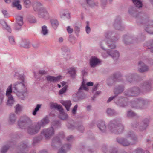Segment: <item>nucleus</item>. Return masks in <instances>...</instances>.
I'll return each instance as SVG.
<instances>
[{"mask_svg": "<svg viewBox=\"0 0 153 153\" xmlns=\"http://www.w3.org/2000/svg\"><path fill=\"white\" fill-rule=\"evenodd\" d=\"M129 13L131 16L136 18L138 24L146 23L145 30L148 33L153 34V21H149L148 17L139 12L138 10H129Z\"/></svg>", "mask_w": 153, "mask_h": 153, "instance_id": "obj_1", "label": "nucleus"}, {"mask_svg": "<svg viewBox=\"0 0 153 153\" xmlns=\"http://www.w3.org/2000/svg\"><path fill=\"white\" fill-rule=\"evenodd\" d=\"M48 119L45 118L33 124H29L26 128L27 133L30 135H35L40 131L41 128L44 127L49 123Z\"/></svg>", "mask_w": 153, "mask_h": 153, "instance_id": "obj_2", "label": "nucleus"}, {"mask_svg": "<svg viewBox=\"0 0 153 153\" xmlns=\"http://www.w3.org/2000/svg\"><path fill=\"white\" fill-rule=\"evenodd\" d=\"M105 36L106 39H108L107 40V45L111 49H114L116 47V45L114 43L111 41L113 40V41H117L118 39V36L115 33L111 31L107 32L105 33ZM106 43L105 41L102 40L100 43V46L101 48L103 50H106L105 46Z\"/></svg>", "mask_w": 153, "mask_h": 153, "instance_id": "obj_3", "label": "nucleus"}, {"mask_svg": "<svg viewBox=\"0 0 153 153\" xmlns=\"http://www.w3.org/2000/svg\"><path fill=\"white\" fill-rule=\"evenodd\" d=\"M108 128L111 132L117 134L122 133L124 128L123 125L117 119L110 121L108 125Z\"/></svg>", "mask_w": 153, "mask_h": 153, "instance_id": "obj_4", "label": "nucleus"}, {"mask_svg": "<svg viewBox=\"0 0 153 153\" xmlns=\"http://www.w3.org/2000/svg\"><path fill=\"white\" fill-rule=\"evenodd\" d=\"M149 103L148 99L141 97L136 98L131 101V106L135 109H143L146 108V106Z\"/></svg>", "mask_w": 153, "mask_h": 153, "instance_id": "obj_5", "label": "nucleus"}, {"mask_svg": "<svg viewBox=\"0 0 153 153\" xmlns=\"http://www.w3.org/2000/svg\"><path fill=\"white\" fill-rule=\"evenodd\" d=\"M24 77L22 76V82H16L13 85V91L17 94H19L24 95L27 92V88L24 83Z\"/></svg>", "mask_w": 153, "mask_h": 153, "instance_id": "obj_6", "label": "nucleus"}, {"mask_svg": "<svg viewBox=\"0 0 153 153\" xmlns=\"http://www.w3.org/2000/svg\"><path fill=\"white\" fill-rule=\"evenodd\" d=\"M117 96L116 95L114 96H112L109 97L107 101V102L109 103L114 99L115 102L118 105L122 107H125L128 105L127 102L126 101L127 100L125 97H117L116 98Z\"/></svg>", "mask_w": 153, "mask_h": 153, "instance_id": "obj_7", "label": "nucleus"}, {"mask_svg": "<svg viewBox=\"0 0 153 153\" xmlns=\"http://www.w3.org/2000/svg\"><path fill=\"white\" fill-rule=\"evenodd\" d=\"M149 123V119H145L142 120L140 125L137 122H134L131 123V126L134 128L138 127L139 130L140 131H142L146 129Z\"/></svg>", "mask_w": 153, "mask_h": 153, "instance_id": "obj_8", "label": "nucleus"}, {"mask_svg": "<svg viewBox=\"0 0 153 153\" xmlns=\"http://www.w3.org/2000/svg\"><path fill=\"white\" fill-rule=\"evenodd\" d=\"M140 92L141 90L139 87H134L127 89L124 93L126 96L135 97L139 95Z\"/></svg>", "mask_w": 153, "mask_h": 153, "instance_id": "obj_9", "label": "nucleus"}, {"mask_svg": "<svg viewBox=\"0 0 153 153\" xmlns=\"http://www.w3.org/2000/svg\"><path fill=\"white\" fill-rule=\"evenodd\" d=\"M32 122L31 120L27 117L21 118L18 122V125L20 128L25 129Z\"/></svg>", "mask_w": 153, "mask_h": 153, "instance_id": "obj_10", "label": "nucleus"}, {"mask_svg": "<svg viewBox=\"0 0 153 153\" xmlns=\"http://www.w3.org/2000/svg\"><path fill=\"white\" fill-rule=\"evenodd\" d=\"M126 137L129 138L130 145L136 144L138 141L137 136L132 131L128 132L126 135Z\"/></svg>", "mask_w": 153, "mask_h": 153, "instance_id": "obj_11", "label": "nucleus"}, {"mask_svg": "<svg viewBox=\"0 0 153 153\" xmlns=\"http://www.w3.org/2000/svg\"><path fill=\"white\" fill-rule=\"evenodd\" d=\"M54 130L53 127H51L47 128H45L41 131L42 135L44 136L46 139L51 138L54 134Z\"/></svg>", "mask_w": 153, "mask_h": 153, "instance_id": "obj_12", "label": "nucleus"}, {"mask_svg": "<svg viewBox=\"0 0 153 153\" xmlns=\"http://www.w3.org/2000/svg\"><path fill=\"white\" fill-rule=\"evenodd\" d=\"M93 85V83L91 82H88L87 83L86 85L85 84V82L84 80L82 82L81 85L78 89V91L77 92L78 94L82 93V99L85 98V94H83V91H87L88 88L87 86H92Z\"/></svg>", "mask_w": 153, "mask_h": 153, "instance_id": "obj_13", "label": "nucleus"}, {"mask_svg": "<svg viewBox=\"0 0 153 153\" xmlns=\"http://www.w3.org/2000/svg\"><path fill=\"white\" fill-rule=\"evenodd\" d=\"M65 135L63 132H60L58 136L54 137L53 139L52 146L54 148L59 145L60 143L61 140L63 138Z\"/></svg>", "mask_w": 153, "mask_h": 153, "instance_id": "obj_14", "label": "nucleus"}, {"mask_svg": "<svg viewBox=\"0 0 153 153\" xmlns=\"http://www.w3.org/2000/svg\"><path fill=\"white\" fill-rule=\"evenodd\" d=\"M149 70V67L142 61H139L138 63V71L141 73L147 72Z\"/></svg>", "mask_w": 153, "mask_h": 153, "instance_id": "obj_15", "label": "nucleus"}, {"mask_svg": "<svg viewBox=\"0 0 153 153\" xmlns=\"http://www.w3.org/2000/svg\"><path fill=\"white\" fill-rule=\"evenodd\" d=\"M152 83V81L151 80L145 81L142 83L140 87L143 91H149L151 89Z\"/></svg>", "mask_w": 153, "mask_h": 153, "instance_id": "obj_16", "label": "nucleus"}, {"mask_svg": "<svg viewBox=\"0 0 153 153\" xmlns=\"http://www.w3.org/2000/svg\"><path fill=\"white\" fill-rule=\"evenodd\" d=\"M143 40L144 39H141L139 38H134V39H132V37L127 35L124 36L123 39L124 43L126 44H129L134 42H138Z\"/></svg>", "mask_w": 153, "mask_h": 153, "instance_id": "obj_17", "label": "nucleus"}, {"mask_svg": "<svg viewBox=\"0 0 153 153\" xmlns=\"http://www.w3.org/2000/svg\"><path fill=\"white\" fill-rule=\"evenodd\" d=\"M129 138L117 137L116 139L117 142L119 144L124 146H130Z\"/></svg>", "mask_w": 153, "mask_h": 153, "instance_id": "obj_18", "label": "nucleus"}, {"mask_svg": "<svg viewBox=\"0 0 153 153\" xmlns=\"http://www.w3.org/2000/svg\"><path fill=\"white\" fill-rule=\"evenodd\" d=\"M68 127L71 129L76 128L79 132H83L84 130V128L81 124L74 123V125L68 124L67 125Z\"/></svg>", "mask_w": 153, "mask_h": 153, "instance_id": "obj_19", "label": "nucleus"}, {"mask_svg": "<svg viewBox=\"0 0 153 153\" xmlns=\"http://www.w3.org/2000/svg\"><path fill=\"white\" fill-rule=\"evenodd\" d=\"M100 62L99 59L95 56H92L90 60L89 64L91 67L94 68Z\"/></svg>", "mask_w": 153, "mask_h": 153, "instance_id": "obj_20", "label": "nucleus"}, {"mask_svg": "<svg viewBox=\"0 0 153 153\" xmlns=\"http://www.w3.org/2000/svg\"><path fill=\"white\" fill-rule=\"evenodd\" d=\"M126 77L127 81L130 83H131L138 77V75L137 74L130 73L127 74L126 76Z\"/></svg>", "mask_w": 153, "mask_h": 153, "instance_id": "obj_21", "label": "nucleus"}, {"mask_svg": "<svg viewBox=\"0 0 153 153\" xmlns=\"http://www.w3.org/2000/svg\"><path fill=\"white\" fill-rule=\"evenodd\" d=\"M113 25L115 29L118 30H123L124 28V26L121 25L120 19L119 17L115 19L114 24Z\"/></svg>", "mask_w": 153, "mask_h": 153, "instance_id": "obj_22", "label": "nucleus"}, {"mask_svg": "<svg viewBox=\"0 0 153 153\" xmlns=\"http://www.w3.org/2000/svg\"><path fill=\"white\" fill-rule=\"evenodd\" d=\"M47 80L48 82L55 83L59 81L61 79V76H57L48 75L46 76Z\"/></svg>", "mask_w": 153, "mask_h": 153, "instance_id": "obj_23", "label": "nucleus"}, {"mask_svg": "<svg viewBox=\"0 0 153 153\" xmlns=\"http://www.w3.org/2000/svg\"><path fill=\"white\" fill-rule=\"evenodd\" d=\"M28 151L27 145L26 143H22L17 149V153H26Z\"/></svg>", "mask_w": 153, "mask_h": 153, "instance_id": "obj_24", "label": "nucleus"}, {"mask_svg": "<svg viewBox=\"0 0 153 153\" xmlns=\"http://www.w3.org/2000/svg\"><path fill=\"white\" fill-rule=\"evenodd\" d=\"M61 49L64 57L66 59H69L70 58L69 48L67 46H63L62 47Z\"/></svg>", "mask_w": 153, "mask_h": 153, "instance_id": "obj_25", "label": "nucleus"}, {"mask_svg": "<svg viewBox=\"0 0 153 153\" xmlns=\"http://www.w3.org/2000/svg\"><path fill=\"white\" fill-rule=\"evenodd\" d=\"M38 16L41 18L47 19L49 18V15L46 10H37Z\"/></svg>", "mask_w": 153, "mask_h": 153, "instance_id": "obj_26", "label": "nucleus"}, {"mask_svg": "<svg viewBox=\"0 0 153 153\" xmlns=\"http://www.w3.org/2000/svg\"><path fill=\"white\" fill-rule=\"evenodd\" d=\"M107 53L109 55L111 56L114 60H117L119 56L118 52L116 50H108L107 51Z\"/></svg>", "mask_w": 153, "mask_h": 153, "instance_id": "obj_27", "label": "nucleus"}, {"mask_svg": "<svg viewBox=\"0 0 153 153\" xmlns=\"http://www.w3.org/2000/svg\"><path fill=\"white\" fill-rule=\"evenodd\" d=\"M97 126L99 129L102 132H104L106 130V127L104 121H99L97 122Z\"/></svg>", "mask_w": 153, "mask_h": 153, "instance_id": "obj_28", "label": "nucleus"}, {"mask_svg": "<svg viewBox=\"0 0 153 153\" xmlns=\"http://www.w3.org/2000/svg\"><path fill=\"white\" fill-rule=\"evenodd\" d=\"M71 148L70 144L67 143L64 144L59 149L58 153H66Z\"/></svg>", "mask_w": 153, "mask_h": 153, "instance_id": "obj_29", "label": "nucleus"}, {"mask_svg": "<svg viewBox=\"0 0 153 153\" xmlns=\"http://www.w3.org/2000/svg\"><path fill=\"white\" fill-rule=\"evenodd\" d=\"M124 89V87L123 85H118L114 88V94L117 96L119 94L123 92Z\"/></svg>", "mask_w": 153, "mask_h": 153, "instance_id": "obj_30", "label": "nucleus"}, {"mask_svg": "<svg viewBox=\"0 0 153 153\" xmlns=\"http://www.w3.org/2000/svg\"><path fill=\"white\" fill-rule=\"evenodd\" d=\"M20 47L25 48L30 47V44L28 40L25 39H22L19 42Z\"/></svg>", "mask_w": 153, "mask_h": 153, "instance_id": "obj_31", "label": "nucleus"}, {"mask_svg": "<svg viewBox=\"0 0 153 153\" xmlns=\"http://www.w3.org/2000/svg\"><path fill=\"white\" fill-rule=\"evenodd\" d=\"M14 144V143L12 141L8 142L7 144L1 148V153H5L9 147Z\"/></svg>", "mask_w": 153, "mask_h": 153, "instance_id": "obj_32", "label": "nucleus"}, {"mask_svg": "<svg viewBox=\"0 0 153 153\" xmlns=\"http://www.w3.org/2000/svg\"><path fill=\"white\" fill-rule=\"evenodd\" d=\"M132 1L136 7L138 8L142 7L143 4L141 0H132Z\"/></svg>", "mask_w": 153, "mask_h": 153, "instance_id": "obj_33", "label": "nucleus"}, {"mask_svg": "<svg viewBox=\"0 0 153 153\" xmlns=\"http://www.w3.org/2000/svg\"><path fill=\"white\" fill-rule=\"evenodd\" d=\"M60 102L64 105L68 111H69L70 109V107L71 105V102L70 101H61Z\"/></svg>", "mask_w": 153, "mask_h": 153, "instance_id": "obj_34", "label": "nucleus"}, {"mask_svg": "<svg viewBox=\"0 0 153 153\" xmlns=\"http://www.w3.org/2000/svg\"><path fill=\"white\" fill-rule=\"evenodd\" d=\"M20 1L19 0H15L12 2V6L16 7L18 10H21L22 6L20 4Z\"/></svg>", "mask_w": 153, "mask_h": 153, "instance_id": "obj_35", "label": "nucleus"}, {"mask_svg": "<svg viewBox=\"0 0 153 153\" xmlns=\"http://www.w3.org/2000/svg\"><path fill=\"white\" fill-rule=\"evenodd\" d=\"M16 23L20 25H22L23 24V18L22 16H19V14L16 15Z\"/></svg>", "mask_w": 153, "mask_h": 153, "instance_id": "obj_36", "label": "nucleus"}, {"mask_svg": "<svg viewBox=\"0 0 153 153\" xmlns=\"http://www.w3.org/2000/svg\"><path fill=\"white\" fill-rule=\"evenodd\" d=\"M16 119V116L14 114H11L9 117V123L11 124H13L15 122Z\"/></svg>", "mask_w": 153, "mask_h": 153, "instance_id": "obj_37", "label": "nucleus"}, {"mask_svg": "<svg viewBox=\"0 0 153 153\" xmlns=\"http://www.w3.org/2000/svg\"><path fill=\"white\" fill-rule=\"evenodd\" d=\"M59 117L61 119L65 120L68 118V116L66 113H64L63 109L62 111H59Z\"/></svg>", "mask_w": 153, "mask_h": 153, "instance_id": "obj_38", "label": "nucleus"}, {"mask_svg": "<svg viewBox=\"0 0 153 153\" xmlns=\"http://www.w3.org/2000/svg\"><path fill=\"white\" fill-rule=\"evenodd\" d=\"M9 42L10 44L12 45H14L16 44L15 38L13 36H10L8 37Z\"/></svg>", "mask_w": 153, "mask_h": 153, "instance_id": "obj_39", "label": "nucleus"}, {"mask_svg": "<svg viewBox=\"0 0 153 153\" xmlns=\"http://www.w3.org/2000/svg\"><path fill=\"white\" fill-rule=\"evenodd\" d=\"M8 97L7 105L9 106H12L14 103V101L12 96H7Z\"/></svg>", "mask_w": 153, "mask_h": 153, "instance_id": "obj_40", "label": "nucleus"}, {"mask_svg": "<svg viewBox=\"0 0 153 153\" xmlns=\"http://www.w3.org/2000/svg\"><path fill=\"white\" fill-rule=\"evenodd\" d=\"M33 6L37 10H44L45 8L43 5L40 2H36L34 3Z\"/></svg>", "mask_w": 153, "mask_h": 153, "instance_id": "obj_41", "label": "nucleus"}, {"mask_svg": "<svg viewBox=\"0 0 153 153\" xmlns=\"http://www.w3.org/2000/svg\"><path fill=\"white\" fill-rule=\"evenodd\" d=\"M51 106L52 108L57 109L59 111H62L63 109L62 106L56 103H53L52 104H51Z\"/></svg>", "mask_w": 153, "mask_h": 153, "instance_id": "obj_42", "label": "nucleus"}, {"mask_svg": "<svg viewBox=\"0 0 153 153\" xmlns=\"http://www.w3.org/2000/svg\"><path fill=\"white\" fill-rule=\"evenodd\" d=\"M13 85L12 84H10L7 89L6 95L7 96H12L11 94L12 93L13 90Z\"/></svg>", "mask_w": 153, "mask_h": 153, "instance_id": "obj_43", "label": "nucleus"}, {"mask_svg": "<svg viewBox=\"0 0 153 153\" xmlns=\"http://www.w3.org/2000/svg\"><path fill=\"white\" fill-rule=\"evenodd\" d=\"M50 22L53 28L56 29L59 25L58 21L56 19H53L51 20Z\"/></svg>", "mask_w": 153, "mask_h": 153, "instance_id": "obj_44", "label": "nucleus"}, {"mask_svg": "<svg viewBox=\"0 0 153 153\" xmlns=\"http://www.w3.org/2000/svg\"><path fill=\"white\" fill-rule=\"evenodd\" d=\"M48 30L47 27L45 25H44L42 27V30L41 33L43 35H46L48 34Z\"/></svg>", "mask_w": 153, "mask_h": 153, "instance_id": "obj_45", "label": "nucleus"}, {"mask_svg": "<svg viewBox=\"0 0 153 153\" xmlns=\"http://www.w3.org/2000/svg\"><path fill=\"white\" fill-rule=\"evenodd\" d=\"M107 114L109 116H112L117 114L116 111L113 109L111 108H108L107 109Z\"/></svg>", "mask_w": 153, "mask_h": 153, "instance_id": "obj_46", "label": "nucleus"}, {"mask_svg": "<svg viewBox=\"0 0 153 153\" xmlns=\"http://www.w3.org/2000/svg\"><path fill=\"white\" fill-rule=\"evenodd\" d=\"M132 153H148V152L145 151L142 149L138 148L136 149Z\"/></svg>", "mask_w": 153, "mask_h": 153, "instance_id": "obj_47", "label": "nucleus"}, {"mask_svg": "<svg viewBox=\"0 0 153 153\" xmlns=\"http://www.w3.org/2000/svg\"><path fill=\"white\" fill-rule=\"evenodd\" d=\"M1 13L5 17H8L10 16V12L9 10H1Z\"/></svg>", "mask_w": 153, "mask_h": 153, "instance_id": "obj_48", "label": "nucleus"}, {"mask_svg": "<svg viewBox=\"0 0 153 153\" xmlns=\"http://www.w3.org/2000/svg\"><path fill=\"white\" fill-rule=\"evenodd\" d=\"M24 2V6L26 8H28L31 4V2L30 0H23Z\"/></svg>", "mask_w": 153, "mask_h": 153, "instance_id": "obj_49", "label": "nucleus"}, {"mask_svg": "<svg viewBox=\"0 0 153 153\" xmlns=\"http://www.w3.org/2000/svg\"><path fill=\"white\" fill-rule=\"evenodd\" d=\"M41 104H38L36 105V107L33 112V114L35 116L37 112L39 110L41 106Z\"/></svg>", "mask_w": 153, "mask_h": 153, "instance_id": "obj_50", "label": "nucleus"}, {"mask_svg": "<svg viewBox=\"0 0 153 153\" xmlns=\"http://www.w3.org/2000/svg\"><path fill=\"white\" fill-rule=\"evenodd\" d=\"M137 115L136 113L134 112L131 110H129L128 111L127 116L128 117H132Z\"/></svg>", "mask_w": 153, "mask_h": 153, "instance_id": "obj_51", "label": "nucleus"}, {"mask_svg": "<svg viewBox=\"0 0 153 153\" xmlns=\"http://www.w3.org/2000/svg\"><path fill=\"white\" fill-rule=\"evenodd\" d=\"M69 40L73 44H74L76 41L75 38L74 36L71 35H70Z\"/></svg>", "mask_w": 153, "mask_h": 153, "instance_id": "obj_52", "label": "nucleus"}, {"mask_svg": "<svg viewBox=\"0 0 153 153\" xmlns=\"http://www.w3.org/2000/svg\"><path fill=\"white\" fill-rule=\"evenodd\" d=\"M15 111L16 113H18L20 112L22 110V107L19 104H17L15 107Z\"/></svg>", "mask_w": 153, "mask_h": 153, "instance_id": "obj_53", "label": "nucleus"}, {"mask_svg": "<svg viewBox=\"0 0 153 153\" xmlns=\"http://www.w3.org/2000/svg\"><path fill=\"white\" fill-rule=\"evenodd\" d=\"M28 20L30 23H35L36 22V19L33 16H30L28 18Z\"/></svg>", "mask_w": 153, "mask_h": 153, "instance_id": "obj_54", "label": "nucleus"}, {"mask_svg": "<svg viewBox=\"0 0 153 153\" xmlns=\"http://www.w3.org/2000/svg\"><path fill=\"white\" fill-rule=\"evenodd\" d=\"M148 47L150 49V51L153 53V40L150 42L148 45Z\"/></svg>", "mask_w": 153, "mask_h": 153, "instance_id": "obj_55", "label": "nucleus"}, {"mask_svg": "<svg viewBox=\"0 0 153 153\" xmlns=\"http://www.w3.org/2000/svg\"><path fill=\"white\" fill-rule=\"evenodd\" d=\"M81 151L84 153H93L94 152L93 149H88L87 150L86 149H82Z\"/></svg>", "mask_w": 153, "mask_h": 153, "instance_id": "obj_56", "label": "nucleus"}, {"mask_svg": "<svg viewBox=\"0 0 153 153\" xmlns=\"http://www.w3.org/2000/svg\"><path fill=\"white\" fill-rule=\"evenodd\" d=\"M87 4L89 7H93L95 6V3L92 1V0H86Z\"/></svg>", "mask_w": 153, "mask_h": 153, "instance_id": "obj_57", "label": "nucleus"}, {"mask_svg": "<svg viewBox=\"0 0 153 153\" xmlns=\"http://www.w3.org/2000/svg\"><path fill=\"white\" fill-rule=\"evenodd\" d=\"M52 125L56 128H58L60 126V123L58 121H54L53 122Z\"/></svg>", "mask_w": 153, "mask_h": 153, "instance_id": "obj_58", "label": "nucleus"}, {"mask_svg": "<svg viewBox=\"0 0 153 153\" xmlns=\"http://www.w3.org/2000/svg\"><path fill=\"white\" fill-rule=\"evenodd\" d=\"M61 17L62 18L63 16H66L68 18H70V16L69 13L65 14V13L62 12L60 13Z\"/></svg>", "mask_w": 153, "mask_h": 153, "instance_id": "obj_59", "label": "nucleus"}, {"mask_svg": "<svg viewBox=\"0 0 153 153\" xmlns=\"http://www.w3.org/2000/svg\"><path fill=\"white\" fill-rule=\"evenodd\" d=\"M67 87L65 86L62 89L59 90V94H62L65 92L67 90Z\"/></svg>", "mask_w": 153, "mask_h": 153, "instance_id": "obj_60", "label": "nucleus"}, {"mask_svg": "<svg viewBox=\"0 0 153 153\" xmlns=\"http://www.w3.org/2000/svg\"><path fill=\"white\" fill-rule=\"evenodd\" d=\"M0 24L2 25L3 27L4 28L7 25V23L3 19L0 20Z\"/></svg>", "mask_w": 153, "mask_h": 153, "instance_id": "obj_61", "label": "nucleus"}, {"mask_svg": "<svg viewBox=\"0 0 153 153\" xmlns=\"http://www.w3.org/2000/svg\"><path fill=\"white\" fill-rule=\"evenodd\" d=\"M102 150L103 152L106 153L108 152L107 146L106 145H103L102 147Z\"/></svg>", "mask_w": 153, "mask_h": 153, "instance_id": "obj_62", "label": "nucleus"}, {"mask_svg": "<svg viewBox=\"0 0 153 153\" xmlns=\"http://www.w3.org/2000/svg\"><path fill=\"white\" fill-rule=\"evenodd\" d=\"M40 139L38 137H35L34 138L33 140V143L34 144H36V143L39 142Z\"/></svg>", "mask_w": 153, "mask_h": 153, "instance_id": "obj_63", "label": "nucleus"}, {"mask_svg": "<svg viewBox=\"0 0 153 153\" xmlns=\"http://www.w3.org/2000/svg\"><path fill=\"white\" fill-rule=\"evenodd\" d=\"M22 25H20L16 23L15 24V29L16 30H19L21 29V27Z\"/></svg>", "mask_w": 153, "mask_h": 153, "instance_id": "obj_64", "label": "nucleus"}]
</instances>
